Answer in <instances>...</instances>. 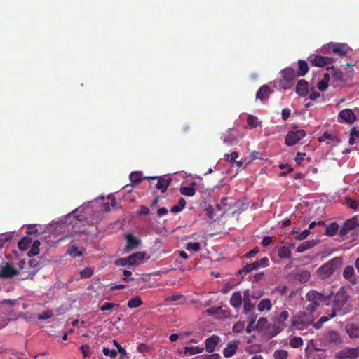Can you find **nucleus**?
I'll use <instances>...</instances> for the list:
<instances>
[{"instance_id":"1","label":"nucleus","mask_w":359,"mask_h":359,"mask_svg":"<svg viewBox=\"0 0 359 359\" xmlns=\"http://www.w3.org/2000/svg\"><path fill=\"white\" fill-rule=\"evenodd\" d=\"M314 319L315 317L313 313H307L306 311H299L297 314L292 316L291 325L298 330H303L311 325L314 321Z\"/></svg>"},{"instance_id":"2","label":"nucleus","mask_w":359,"mask_h":359,"mask_svg":"<svg viewBox=\"0 0 359 359\" xmlns=\"http://www.w3.org/2000/svg\"><path fill=\"white\" fill-rule=\"evenodd\" d=\"M347 299L348 296L344 289L343 287L340 288L334 297L332 313L330 314V317L334 318L341 311Z\"/></svg>"},{"instance_id":"3","label":"nucleus","mask_w":359,"mask_h":359,"mask_svg":"<svg viewBox=\"0 0 359 359\" xmlns=\"http://www.w3.org/2000/svg\"><path fill=\"white\" fill-rule=\"evenodd\" d=\"M333 295V292L320 293L316 290H311L307 292L306 297L309 302L316 304V305L319 306L320 304H328L327 301L330 300Z\"/></svg>"},{"instance_id":"4","label":"nucleus","mask_w":359,"mask_h":359,"mask_svg":"<svg viewBox=\"0 0 359 359\" xmlns=\"http://www.w3.org/2000/svg\"><path fill=\"white\" fill-rule=\"evenodd\" d=\"M320 341L324 346H338L342 343V339L337 332L330 330L320 335Z\"/></svg>"},{"instance_id":"5","label":"nucleus","mask_w":359,"mask_h":359,"mask_svg":"<svg viewBox=\"0 0 359 359\" xmlns=\"http://www.w3.org/2000/svg\"><path fill=\"white\" fill-rule=\"evenodd\" d=\"M339 258L333 259L318 269V275L323 279L328 278L334 271V265Z\"/></svg>"},{"instance_id":"6","label":"nucleus","mask_w":359,"mask_h":359,"mask_svg":"<svg viewBox=\"0 0 359 359\" xmlns=\"http://www.w3.org/2000/svg\"><path fill=\"white\" fill-rule=\"evenodd\" d=\"M305 136L306 132L302 129L289 131L285 137V142L287 146H293Z\"/></svg>"},{"instance_id":"7","label":"nucleus","mask_w":359,"mask_h":359,"mask_svg":"<svg viewBox=\"0 0 359 359\" xmlns=\"http://www.w3.org/2000/svg\"><path fill=\"white\" fill-rule=\"evenodd\" d=\"M145 180H156L155 188L160 190L161 193H165L172 182L170 177L165 178L163 177H145Z\"/></svg>"},{"instance_id":"8","label":"nucleus","mask_w":359,"mask_h":359,"mask_svg":"<svg viewBox=\"0 0 359 359\" xmlns=\"http://www.w3.org/2000/svg\"><path fill=\"white\" fill-rule=\"evenodd\" d=\"M359 356V348H345L337 354L338 359H355Z\"/></svg>"},{"instance_id":"9","label":"nucleus","mask_w":359,"mask_h":359,"mask_svg":"<svg viewBox=\"0 0 359 359\" xmlns=\"http://www.w3.org/2000/svg\"><path fill=\"white\" fill-rule=\"evenodd\" d=\"M334 61V58L321 55H316L313 58L310 60V62L312 65L320 67L330 65Z\"/></svg>"},{"instance_id":"10","label":"nucleus","mask_w":359,"mask_h":359,"mask_svg":"<svg viewBox=\"0 0 359 359\" xmlns=\"http://www.w3.org/2000/svg\"><path fill=\"white\" fill-rule=\"evenodd\" d=\"M126 239L127 241V244L124 249L125 252H128L132 250L136 249L140 245V240L131 233H127L126 235Z\"/></svg>"},{"instance_id":"11","label":"nucleus","mask_w":359,"mask_h":359,"mask_svg":"<svg viewBox=\"0 0 359 359\" xmlns=\"http://www.w3.org/2000/svg\"><path fill=\"white\" fill-rule=\"evenodd\" d=\"M272 90L267 85L262 86L256 93V99L260 100L262 102L267 100L269 95L272 93Z\"/></svg>"},{"instance_id":"12","label":"nucleus","mask_w":359,"mask_h":359,"mask_svg":"<svg viewBox=\"0 0 359 359\" xmlns=\"http://www.w3.org/2000/svg\"><path fill=\"white\" fill-rule=\"evenodd\" d=\"M339 118L348 123H353L356 120V116L351 109L341 110L339 114Z\"/></svg>"},{"instance_id":"13","label":"nucleus","mask_w":359,"mask_h":359,"mask_svg":"<svg viewBox=\"0 0 359 359\" xmlns=\"http://www.w3.org/2000/svg\"><path fill=\"white\" fill-rule=\"evenodd\" d=\"M219 341L220 338L217 335H212V337L206 339L205 344L207 352L213 353Z\"/></svg>"},{"instance_id":"14","label":"nucleus","mask_w":359,"mask_h":359,"mask_svg":"<svg viewBox=\"0 0 359 359\" xmlns=\"http://www.w3.org/2000/svg\"><path fill=\"white\" fill-rule=\"evenodd\" d=\"M239 341L233 340L228 343L227 346L223 351V355L225 358L232 357L238 349Z\"/></svg>"},{"instance_id":"15","label":"nucleus","mask_w":359,"mask_h":359,"mask_svg":"<svg viewBox=\"0 0 359 359\" xmlns=\"http://www.w3.org/2000/svg\"><path fill=\"white\" fill-rule=\"evenodd\" d=\"M327 69L330 72L332 82L341 83L344 81V74L340 69L335 68L333 65L327 67Z\"/></svg>"},{"instance_id":"16","label":"nucleus","mask_w":359,"mask_h":359,"mask_svg":"<svg viewBox=\"0 0 359 359\" xmlns=\"http://www.w3.org/2000/svg\"><path fill=\"white\" fill-rule=\"evenodd\" d=\"M18 273L17 269L6 264L4 267L0 269V277L2 278H13Z\"/></svg>"},{"instance_id":"17","label":"nucleus","mask_w":359,"mask_h":359,"mask_svg":"<svg viewBox=\"0 0 359 359\" xmlns=\"http://www.w3.org/2000/svg\"><path fill=\"white\" fill-rule=\"evenodd\" d=\"M145 253L144 252H137L128 257L129 266L139 265L144 259Z\"/></svg>"},{"instance_id":"18","label":"nucleus","mask_w":359,"mask_h":359,"mask_svg":"<svg viewBox=\"0 0 359 359\" xmlns=\"http://www.w3.org/2000/svg\"><path fill=\"white\" fill-rule=\"evenodd\" d=\"M221 138L223 140V142L228 145H233L238 142V139L231 129L223 133Z\"/></svg>"},{"instance_id":"19","label":"nucleus","mask_w":359,"mask_h":359,"mask_svg":"<svg viewBox=\"0 0 359 359\" xmlns=\"http://www.w3.org/2000/svg\"><path fill=\"white\" fill-rule=\"evenodd\" d=\"M344 278L351 283H356L354 268L352 266H347L344 268L343 271Z\"/></svg>"},{"instance_id":"20","label":"nucleus","mask_w":359,"mask_h":359,"mask_svg":"<svg viewBox=\"0 0 359 359\" xmlns=\"http://www.w3.org/2000/svg\"><path fill=\"white\" fill-rule=\"evenodd\" d=\"M281 75L284 80L287 81H293L297 76V72L294 69L287 67L281 71Z\"/></svg>"},{"instance_id":"21","label":"nucleus","mask_w":359,"mask_h":359,"mask_svg":"<svg viewBox=\"0 0 359 359\" xmlns=\"http://www.w3.org/2000/svg\"><path fill=\"white\" fill-rule=\"evenodd\" d=\"M309 83L306 81L301 79L298 81L296 86V93L299 96H305L308 93Z\"/></svg>"},{"instance_id":"22","label":"nucleus","mask_w":359,"mask_h":359,"mask_svg":"<svg viewBox=\"0 0 359 359\" xmlns=\"http://www.w3.org/2000/svg\"><path fill=\"white\" fill-rule=\"evenodd\" d=\"M290 314L287 310L281 311L276 317V321L280 327V330H283L285 327V322L289 318Z\"/></svg>"},{"instance_id":"23","label":"nucleus","mask_w":359,"mask_h":359,"mask_svg":"<svg viewBox=\"0 0 359 359\" xmlns=\"http://www.w3.org/2000/svg\"><path fill=\"white\" fill-rule=\"evenodd\" d=\"M247 293H248V291L245 292L243 305V311L245 315H248L252 313L255 308L254 304L251 302L250 297L247 296Z\"/></svg>"},{"instance_id":"24","label":"nucleus","mask_w":359,"mask_h":359,"mask_svg":"<svg viewBox=\"0 0 359 359\" xmlns=\"http://www.w3.org/2000/svg\"><path fill=\"white\" fill-rule=\"evenodd\" d=\"M346 331L351 338L359 337V326L353 323L348 324L346 326Z\"/></svg>"},{"instance_id":"25","label":"nucleus","mask_w":359,"mask_h":359,"mask_svg":"<svg viewBox=\"0 0 359 359\" xmlns=\"http://www.w3.org/2000/svg\"><path fill=\"white\" fill-rule=\"evenodd\" d=\"M231 305L235 309H238L242 304V297L239 292H235L232 294L230 299Z\"/></svg>"},{"instance_id":"26","label":"nucleus","mask_w":359,"mask_h":359,"mask_svg":"<svg viewBox=\"0 0 359 359\" xmlns=\"http://www.w3.org/2000/svg\"><path fill=\"white\" fill-rule=\"evenodd\" d=\"M317 242L315 240L304 241L299 245L297 248V252H303L309 249L312 248L316 245Z\"/></svg>"},{"instance_id":"27","label":"nucleus","mask_w":359,"mask_h":359,"mask_svg":"<svg viewBox=\"0 0 359 359\" xmlns=\"http://www.w3.org/2000/svg\"><path fill=\"white\" fill-rule=\"evenodd\" d=\"M344 46L341 44H332L330 48L332 53L337 54L339 57H343L346 56L347 53L344 50Z\"/></svg>"},{"instance_id":"28","label":"nucleus","mask_w":359,"mask_h":359,"mask_svg":"<svg viewBox=\"0 0 359 359\" xmlns=\"http://www.w3.org/2000/svg\"><path fill=\"white\" fill-rule=\"evenodd\" d=\"M204 348L200 346H186L184 348V354L185 355H193L198 353H201Z\"/></svg>"},{"instance_id":"29","label":"nucleus","mask_w":359,"mask_h":359,"mask_svg":"<svg viewBox=\"0 0 359 359\" xmlns=\"http://www.w3.org/2000/svg\"><path fill=\"white\" fill-rule=\"evenodd\" d=\"M271 307L272 304L271 300L268 298L262 299L257 305V309L259 311H264V310L270 311Z\"/></svg>"},{"instance_id":"30","label":"nucleus","mask_w":359,"mask_h":359,"mask_svg":"<svg viewBox=\"0 0 359 359\" xmlns=\"http://www.w3.org/2000/svg\"><path fill=\"white\" fill-rule=\"evenodd\" d=\"M299 69L296 72L298 76H304L309 71L308 64L305 60H299L298 61Z\"/></svg>"},{"instance_id":"31","label":"nucleus","mask_w":359,"mask_h":359,"mask_svg":"<svg viewBox=\"0 0 359 359\" xmlns=\"http://www.w3.org/2000/svg\"><path fill=\"white\" fill-rule=\"evenodd\" d=\"M250 264L254 270H257L261 267L268 266L269 265V260L266 257H264L260 260H257Z\"/></svg>"},{"instance_id":"32","label":"nucleus","mask_w":359,"mask_h":359,"mask_svg":"<svg viewBox=\"0 0 359 359\" xmlns=\"http://www.w3.org/2000/svg\"><path fill=\"white\" fill-rule=\"evenodd\" d=\"M339 230V225L337 222H332L326 226L325 234L327 236H334Z\"/></svg>"},{"instance_id":"33","label":"nucleus","mask_w":359,"mask_h":359,"mask_svg":"<svg viewBox=\"0 0 359 359\" xmlns=\"http://www.w3.org/2000/svg\"><path fill=\"white\" fill-rule=\"evenodd\" d=\"M327 140V144H332V142H339V140L337 137H333L329 132H325L322 136L318 137L319 142H324Z\"/></svg>"},{"instance_id":"34","label":"nucleus","mask_w":359,"mask_h":359,"mask_svg":"<svg viewBox=\"0 0 359 359\" xmlns=\"http://www.w3.org/2000/svg\"><path fill=\"white\" fill-rule=\"evenodd\" d=\"M32 240L29 237L22 238L18 243V248L22 251L27 250L29 248V245L32 243Z\"/></svg>"},{"instance_id":"35","label":"nucleus","mask_w":359,"mask_h":359,"mask_svg":"<svg viewBox=\"0 0 359 359\" xmlns=\"http://www.w3.org/2000/svg\"><path fill=\"white\" fill-rule=\"evenodd\" d=\"M261 121H259L257 116L253 115H248L247 117V123L251 128H255L261 124Z\"/></svg>"},{"instance_id":"36","label":"nucleus","mask_w":359,"mask_h":359,"mask_svg":"<svg viewBox=\"0 0 359 359\" xmlns=\"http://www.w3.org/2000/svg\"><path fill=\"white\" fill-rule=\"evenodd\" d=\"M128 306L130 309L137 308L143 304V302L139 297H135L128 302Z\"/></svg>"},{"instance_id":"37","label":"nucleus","mask_w":359,"mask_h":359,"mask_svg":"<svg viewBox=\"0 0 359 359\" xmlns=\"http://www.w3.org/2000/svg\"><path fill=\"white\" fill-rule=\"evenodd\" d=\"M278 255L282 259L290 258L291 257V251L288 247L282 246L278 249Z\"/></svg>"},{"instance_id":"38","label":"nucleus","mask_w":359,"mask_h":359,"mask_svg":"<svg viewBox=\"0 0 359 359\" xmlns=\"http://www.w3.org/2000/svg\"><path fill=\"white\" fill-rule=\"evenodd\" d=\"M358 224V216H354L352 218L347 219L344 225L350 231L357 226Z\"/></svg>"},{"instance_id":"39","label":"nucleus","mask_w":359,"mask_h":359,"mask_svg":"<svg viewBox=\"0 0 359 359\" xmlns=\"http://www.w3.org/2000/svg\"><path fill=\"white\" fill-rule=\"evenodd\" d=\"M291 347L297 348L303 345V339L300 337H292L290 340Z\"/></svg>"},{"instance_id":"40","label":"nucleus","mask_w":359,"mask_h":359,"mask_svg":"<svg viewBox=\"0 0 359 359\" xmlns=\"http://www.w3.org/2000/svg\"><path fill=\"white\" fill-rule=\"evenodd\" d=\"M80 277L82 279H86L92 277L94 273V269L91 267H86L80 271Z\"/></svg>"},{"instance_id":"41","label":"nucleus","mask_w":359,"mask_h":359,"mask_svg":"<svg viewBox=\"0 0 359 359\" xmlns=\"http://www.w3.org/2000/svg\"><path fill=\"white\" fill-rule=\"evenodd\" d=\"M130 180L134 184H139L142 180L145 179L142 177L141 172H133L130 175Z\"/></svg>"},{"instance_id":"42","label":"nucleus","mask_w":359,"mask_h":359,"mask_svg":"<svg viewBox=\"0 0 359 359\" xmlns=\"http://www.w3.org/2000/svg\"><path fill=\"white\" fill-rule=\"evenodd\" d=\"M180 193L182 195L191 197V196H194L196 191H195L194 188H193L191 187H181V189H180Z\"/></svg>"},{"instance_id":"43","label":"nucleus","mask_w":359,"mask_h":359,"mask_svg":"<svg viewBox=\"0 0 359 359\" xmlns=\"http://www.w3.org/2000/svg\"><path fill=\"white\" fill-rule=\"evenodd\" d=\"M287 351L283 349L276 350L273 354V357L275 359H287Z\"/></svg>"},{"instance_id":"44","label":"nucleus","mask_w":359,"mask_h":359,"mask_svg":"<svg viewBox=\"0 0 359 359\" xmlns=\"http://www.w3.org/2000/svg\"><path fill=\"white\" fill-rule=\"evenodd\" d=\"M67 254L73 257H77L82 256V252L80 251L76 246H72L67 252Z\"/></svg>"},{"instance_id":"45","label":"nucleus","mask_w":359,"mask_h":359,"mask_svg":"<svg viewBox=\"0 0 359 359\" xmlns=\"http://www.w3.org/2000/svg\"><path fill=\"white\" fill-rule=\"evenodd\" d=\"M119 304L114 302H104L100 307V309L102 311H109L115 307H118Z\"/></svg>"},{"instance_id":"46","label":"nucleus","mask_w":359,"mask_h":359,"mask_svg":"<svg viewBox=\"0 0 359 359\" xmlns=\"http://www.w3.org/2000/svg\"><path fill=\"white\" fill-rule=\"evenodd\" d=\"M76 219L79 222H82V221H84V220H86V222L89 224H98L99 223V221H100V219L99 217H97L96 220L94 221V219H90V218H88V217H86L84 215H77L76 216Z\"/></svg>"},{"instance_id":"47","label":"nucleus","mask_w":359,"mask_h":359,"mask_svg":"<svg viewBox=\"0 0 359 359\" xmlns=\"http://www.w3.org/2000/svg\"><path fill=\"white\" fill-rule=\"evenodd\" d=\"M310 273L307 271H302L299 273L298 280L302 283H304L307 282L310 278Z\"/></svg>"},{"instance_id":"48","label":"nucleus","mask_w":359,"mask_h":359,"mask_svg":"<svg viewBox=\"0 0 359 359\" xmlns=\"http://www.w3.org/2000/svg\"><path fill=\"white\" fill-rule=\"evenodd\" d=\"M102 353L105 356H109L111 359H114L117 356V351L116 350H110L108 348H103Z\"/></svg>"},{"instance_id":"49","label":"nucleus","mask_w":359,"mask_h":359,"mask_svg":"<svg viewBox=\"0 0 359 359\" xmlns=\"http://www.w3.org/2000/svg\"><path fill=\"white\" fill-rule=\"evenodd\" d=\"M238 158V153L236 151H233L230 154H225L224 156V158L226 161L233 162Z\"/></svg>"},{"instance_id":"50","label":"nucleus","mask_w":359,"mask_h":359,"mask_svg":"<svg viewBox=\"0 0 359 359\" xmlns=\"http://www.w3.org/2000/svg\"><path fill=\"white\" fill-rule=\"evenodd\" d=\"M187 250H194V251H198L201 248V245L198 242H190L187 244L186 247Z\"/></svg>"},{"instance_id":"51","label":"nucleus","mask_w":359,"mask_h":359,"mask_svg":"<svg viewBox=\"0 0 359 359\" xmlns=\"http://www.w3.org/2000/svg\"><path fill=\"white\" fill-rule=\"evenodd\" d=\"M113 344L117 348L121 358H123L124 356L127 355L126 351L119 344V343L116 340L114 339Z\"/></svg>"},{"instance_id":"52","label":"nucleus","mask_w":359,"mask_h":359,"mask_svg":"<svg viewBox=\"0 0 359 359\" xmlns=\"http://www.w3.org/2000/svg\"><path fill=\"white\" fill-rule=\"evenodd\" d=\"M181 299H184V297L182 294L176 293V294H174L167 297L165 298V300L167 302H176Z\"/></svg>"},{"instance_id":"53","label":"nucleus","mask_w":359,"mask_h":359,"mask_svg":"<svg viewBox=\"0 0 359 359\" xmlns=\"http://www.w3.org/2000/svg\"><path fill=\"white\" fill-rule=\"evenodd\" d=\"M318 306L316 305V304H314L313 302H309V304L306 305L304 306V311H306L307 313H313V312L316 310V309Z\"/></svg>"},{"instance_id":"54","label":"nucleus","mask_w":359,"mask_h":359,"mask_svg":"<svg viewBox=\"0 0 359 359\" xmlns=\"http://www.w3.org/2000/svg\"><path fill=\"white\" fill-rule=\"evenodd\" d=\"M114 264L116 266H125L129 265V261L128 259V257H123V258L117 259L114 262Z\"/></svg>"},{"instance_id":"55","label":"nucleus","mask_w":359,"mask_h":359,"mask_svg":"<svg viewBox=\"0 0 359 359\" xmlns=\"http://www.w3.org/2000/svg\"><path fill=\"white\" fill-rule=\"evenodd\" d=\"M80 350L84 358H88L90 356L88 352L90 351V346L88 344H83L81 346Z\"/></svg>"},{"instance_id":"56","label":"nucleus","mask_w":359,"mask_h":359,"mask_svg":"<svg viewBox=\"0 0 359 359\" xmlns=\"http://www.w3.org/2000/svg\"><path fill=\"white\" fill-rule=\"evenodd\" d=\"M222 311V307L212 306V307H210L208 309H207V313L209 314H211V315L220 314Z\"/></svg>"},{"instance_id":"57","label":"nucleus","mask_w":359,"mask_h":359,"mask_svg":"<svg viewBox=\"0 0 359 359\" xmlns=\"http://www.w3.org/2000/svg\"><path fill=\"white\" fill-rule=\"evenodd\" d=\"M310 234V231L308 229L304 230L298 236L295 237L296 240H304Z\"/></svg>"},{"instance_id":"58","label":"nucleus","mask_w":359,"mask_h":359,"mask_svg":"<svg viewBox=\"0 0 359 359\" xmlns=\"http://www.w3.org/2000/svg\"><path fill=\"white\" fill-rule=\"evenodd\" d=\"M205 211L206 212L207 216L209 219H212L214 216V208L212 205H208L205 208Z\"/></svg>"},{"instance_id":"59","label":"nucleus","mask_w":359,"mask_h":359,"mask_svg":"<svg viewBox=\"0 0 359 359\" xmlns=\"http://www.w3.org/2000/svg\"><path fill=\"white\" fill-rule=\"evenodd\" d=\"M244 329V323H237L233 327V331L234 332H241Z\"/></svg>"},{"instance_id":"60","label":"nucleus","mask_w":359,"mask_h":359,"mask_svg":"<svg viewBox=\"0 0 359 359\" xmlns=\"http://www.w3.org/2000/svg\"><path fill=\"white\" fill-rule=\"evenodd\" d=\"M123 276H124L123 280H124L125 282L128 283V282H130V280H133V278H129L131 276V275H132V273H131L130 271H128V270H124V271H123Z\"/></svg>"},{"instance_id":"61","label":"nucleus","mask_w":359,"mask_h":359,"mask_svg":"<svg viewBox=\"0 0 359 359\" xmlns=\"http://www.w3.org/2000/svg\"><path fill=\"white\" fill-rule=\"evenodd\" d=\"M290 112H291V110L288 108H285L282 110V112H281V116H282V118L285 121L287 120L289 116H290Z\"/></svg>"},{"instance_id":"62","label":"nucleus","mask_w":359,"mask_h":359,"mask_svg":"<svg viewBox=\"0 0 359 359\" xmlns=\"http://www.w3.org/2000/svg\"><path fill=\"white\" fill-rule=\"evenodd\" d=\"M327 86H328V82H326V81H324L322 80L320 81H319L318 83V88L320 91L325 90L326 88H327Z\"/></svg>"},{"instance_id":"63","label":"nucleus","mask_w":359,"mask_h":359,"mask_svg":"<svg viewBox=\"0 0 359 359\" xmlns=\"http://www.w3.org/2000/svg\"><path fill=\"white\" fill-rule=\"evenodd\" d=\"M39 253V248H36L32 245L31 249L28 251L27 255L29 257H32L37 255Z\"/></svg>"},{"instance_id":"64","label":"nucleus","mask_w":359,"mask_h":359,"mask_svg":"<svg viewBox=\"0 0 359 359\" xmlns=\"http://www.w3.org/2000/svg\"><path fill=\"white\" fill-rule=\"evenodd\" d=\"M137 351L141 353H147L149 351V347L145 344H140L137 347Z\"/></svg>"}]
</instances>
